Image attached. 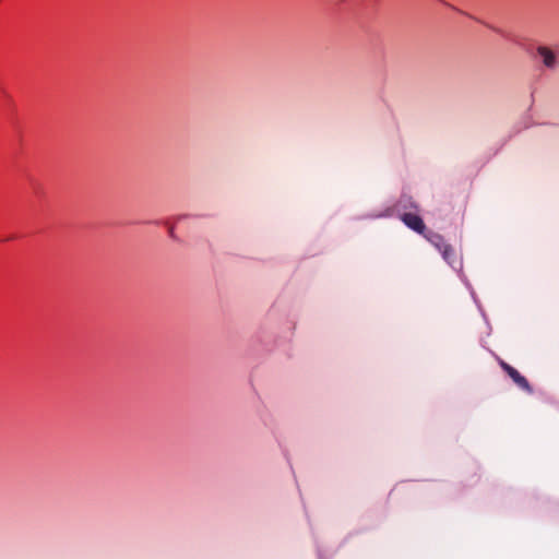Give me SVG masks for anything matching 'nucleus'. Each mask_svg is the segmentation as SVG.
Listing matches in <instances>:
<instances>
[{
    "mask_svg": "<svg viewBox=\"0 0 559 559\" xmlns=\"http://www.w3.org/2000/svg\"><path fill=\"white\" fill-rule=\"evenodd\" d=\"M536 57L547 69L554 70L559 64L558 49L548 46H538L536 50Z\"/></svg>",
    "mask_w": 559,
    "mask_h": 559,
    "instance_id": "nucleus-1",
    "label": "nucleus"
},
{
    "mask_svg": "<svg viewBox=\"0 0 559 559\" xmlns=\"http://www.w3.org/2000/svg\"><path fill=\"white\" fill-rule=\"evenodd\" d=\"M431 242L441 251L445 261L450 262V257L453 254L452 249L444 245L440 236H435Z\"/></svg>",
    "mask_w": 559,
    "mask_h": 559,
    "instance_id": "nucleus-4",
    "label": "nucleus"
},
{
    "mask_svg": "<svg viewBox=\"0 0 559 559\" xmlns=\"http://www.w3.org/2000/svg\"><path fill=\"white\" fill-rule=\"evenodd\" d=\"M402 219L409 228L419 234H421L425 229V224L423 219L416 214L405 213Z\"/></svg>",
    "mask_w": 559,
    "mask_h": 559,
    "instance_id": "nucleus-2",
    "label": "nucleus"
},
{
    "mask_svg": "<svg viewBox=\"0 0 559 559\" xmlns=\"http://www.w3.org/2000/svg\"><path fill=\"white\" fill-rule=\"evenodd\" d=\"M502 367L519 386L526 390L530 389L528 382L516 369L507 364H503Z\"/></svg>",
    "mask_w": 559,
    "mask_h": 559,
    "instance_id": "nucleus-3",
    "label": "nucleus"
}]
</instances>
